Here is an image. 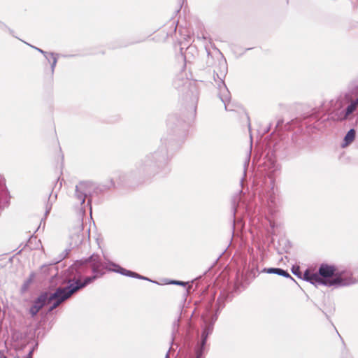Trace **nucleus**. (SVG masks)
<instances>
[{
  "instance_id": "1",
  "label": "nucleus",
  "mask_w": 358,
  "mask_h": 358,
  "mask_svg": "<svg viewBox=\"0 0 358 358\" xmlns=\"http://www.w3.org/2000/svg\"><path fill=\"white\" fill-rule=\"evenodd\" d=\"M188 114L183 118L178 114H171L166 120L167 134L160 140V145L155 150L148 152L136 161L134 168L127 173H119V184L135 186L150 183L155 179L166 177L171 171V150L178 148L184 142L188 126L194 116L199 96L196 83L182 76L173 81Z\"/></svg>"
},
{
  "instance_id": "2",
  "label": "nucleus",
  "mask_w": 358,
  "mask_h": 358,
  "mask_svg": "<svg viewBox=\"0 0 358 358\" xmlns=\"http://www.w3.org/2000/svg\"><path fill=\"white\" fill-rule=\"evenodd\" d=\"M87 259L88 262L90 263L91 271L93 273V275L85 278L83 282H78L77 285H75L73 287H69V288L71 287L70 289V292H71V294L76 293L79 289L84 288L87 285L93 282L96 279L101 277L105 273L104 270L112 271L125 276L152 282L149 278L141 275L137 273L127 270L115 263H104L101 261L98 255L93 254Z\"/></svg>"
},
{
  "instance_id": "3",
  "label": "nucleus",
  "mask_w": 358,
  "mask_h": 358,
  "mask_svg": "<svg viewBox=\"0 0 358 358\" xmlns=\"http://www.w3.org/2000/svg\"><path fill=\"white\" fill-rule=\"evenodd\" d=\"M114 186L113 180L99 184L90 180L80 181L76 186L75 196L80 201H92L103 198Z\"/></svg>"
},
{
  "instance_id": "4",
  "label": "nucleus",
  "mask_w": 358,
  "mask_h": 358,
  "mask_svg": "<svg viewBox=\"0 0 358 358\" xmlns=\"http://www.w3.org/2000/svg\"><path fill=\"white\" fill-rule=\"evenodd\" d=\"M66 289H60L57 287L54 293L49 294L43 292L34 301L33 305L29 308V313L32 317H34L39 310L46 304L52 302L49 308V312L52 311L58 307L62 302L70 298L73 294H71L70 290Z\"/></svg>"
},
{
  "instance_id": "5",
  "label": "nucleus",
  "mask_w": 358,
  "mask_h": 358,
  "mask_svg": "<svg viewBox=\"0 0 358 358\" xmlns=\"http://www.w3.org/2000/svg\"><path fill=\"white\" fill-rule=\"evenodd\" d=\"M319 274L324 279L338 278V285H334V287H345L352 285L355 282L352 274L350 271L339 270L334 265L322 264L318 269Z\"/></svg>"
},
{
  "instance_id": "6",
  "label": "nucleus",
  "mask_w": 358,
  "mask_h": 358,
  "mask_svg": "<svg viewBox=\"0 0 358 358\" xmlns=\"http://www.w3.org/2000/svg\"><path fill=\"white\" fill-rule=\"evenodd\" d=\"M91 271L90 263L88 262V259L85 260H78L73 264H72L66 271L67 276L65 281L68 282V285L60 287V289H66V290H70L69 288L71 286L77 285L78 282H83L81 278L83 276L88 273Z\"/></svg>"
},
{
  "instance_id": "7",
  "label": "nucleus",
  "mask_w": 358,
  "mask_h": 358,
  "mask_svg": "<svg viewBox=\"0 0 358 358\" xmlns=\"http://www.w3.org/2000/svg\"><path fill=\"white\" fill-rule=\"evenodd\" d=\"M329 117H326V113L323 109H314L310 115L304 117L301 126H306L307 128L313 127L315 129H320L323 122L327 120Z\"/></svg>"
},
{
  "instance_id": "8",
  "label": "nucleus",
  "mask_w": 358,
  "mask_h": 358,
  "mask_svg": "<svg viewBox=\"0 0 358 358\" xmlns=\"http://www.w3.org/2000/svg\"><path fill=\"white\" fill-rule=\"evenodd\" d=\"M217 76L219 78L217 83L218 96L224 103L225 110L232 111L234 108L230 106L231 94L224 81L225 73L222 72L220 75L217 74Z\"/></svg>"
},
{
  "instance_id": "9",
  "label": "nucleus",
  "mask_w": 358,
  "mask_h": 358,
  "mask_svg": "<svg viewBox=\"0 0 358 358\" xmlns=\"http://www.w3.org/2000/svg\"><path fill=\"white\" fill-rule=\"evenodd\" d=\"M309 282L315 285H324L329 287L334 285H338L340 282L338 278L336 279H324L318 273H314L309 278Z\"/></svg>"
},
{
  "instance_id": "10",
  "label": "nucleus",
  "mask_w": 358,
  "mask_h": 358,
  "mask_svg": "<svg viewBox=\"0 0 358 358\" xmlns=\"http://www.w3.org/2000/svg\"><path fill=\"white\" fill-rule=\"evenodd\" d=\"M11 196L6 185L4 176L0 174V201H10Z\"/></svg>"
},
{
  "instance_id": "11",
  "label": "nucleus",
  "mask_w": 358,
  "mask_h": 358,
  "mask_svg": "<svg viewBox=\"0 0 358 358\" xmlns=\"http://www.w3.org/2000/svg\"><path fill=\"white\" fill-rule=\"evenodd\" d=\"M262 272L269 273V274H276L278 275L283 276L287 278H289L293 282H295V280L290 275V274L285 270L280 268H265L263 269Z\"/></svg>"
},
{
  "instance_id": "12",
  "label": "nucleus",
  "mask_w": 358,
  "mask_h": 358,
  "mask_svg": "<svg viewBox=\"0 0 358 358\" xmlns=\"http://www.w3.org/2000/svg\"><path fill=\"white\" fill-rule=\"evenodd\" d=\"M356 130L354 128L350 129L345 135L341 148H345L349 146L355 139Z\"/></svg>"
},
{
  "instance_id": "13",
  "label": "nucleus",
  "mask_w": 358,
  "mask_h": 358,
  "mask_svg": "<svg viewBox=\"0 0 358 358\" xmlns=\"http://www.w3.org/2000/svg\"><path fill=\"white\" fill-rule=\"evenodd\" d=\"M358 106V97L355 100L352 101L348 106L343 111V116L344 119H347L350 115H352Z\"/></svg>"
},
{
  "instance_id": "14",
  "label": "nucleus",
  "mask_w": 358,
  "mask_h": 358,
  "mask_svg": "<svg viewBox=\"0 0 358 358\" xmlns=\"http://www.w3.org/2000/svg\"><path fill=\"white\" fill-rule=\"evenodd\" d=\"M59 57H55V56H54V57H52V61L51 63H50V69H48L47 66L44 67V72L48 76H49L50 80L53 79L55 67L57 66Z\"/></svg>"
},
{
  "instance_id": "15",
  "label": "nucleus",
  "mask_w": 358,
  "mask_h": 358,
  "mask_svg": "<svg viewBox=\"0 0 358 358\" xmlns=\"http://www.w3.org/2000/svg\"><path fill=\"white\" fill-rule=\"evenodd\" d=\"M212 332V328L210 327H206L205 328L202 332H201V341L202 342V345H206L208 336Z\"/></svg>"
},
{
  "instance_id": "16",
  "label": "nucleus",
  "mask_w": 358,
  "mask_h": 358,
  "mask_svg": "<svg viewBox=\"0 0 358 358\" xmlns=\"http://www.w3.org/2000/svg\"><path fill=\"white\" fill-rule=\"evenodd\" d=\"M224 297L222 296H220L217 298L216 301V306H217V310H216V315L224 307Z\"/></svg>"
},
{
  "instance_id": "17",
  "label": "nucleus",
  "mask_w": 358,
  "mask_h": 358,
  "mask_svg": "<svg viewBox=\"0 0 358 358\" xmlns=\"http://www.w3.org/2000/svg\"><path fill=\"white\" fill-rule=\"evenodd\" d=\"M220 65L223 66L224 70V71H222L220 73H218L217 72H216L215 70L213 71V80L215 81V85L217 86V83H218V77L217 76V74L218 75H220L222 72H225V70H227V65H226V61H222V62H220Z\"/></svg>"
},
{
  "instance_id": "18",
  "label": "nucleus",
  "mask_w": 358,
  "mask_h": 358,
  "mask_svg": "<svg viewBox=\"0 0 358 358\" xmlns=\"http://www.w3.org/2000/svg\"><path fill=\"white\" fill-rule=\"evenodd\" d=\"M206 345H202V342H200V344L196 347L195 350V353L197 357H202L203 355L204 350Z\"/></svg>"
},
{
  "instance_id": "19",
  "label": "nucleus",
  "mask_w": 358,
  "mask_h": 358,
  "mask_svg": "<svg viewBox=\"0 0 358 358\" xmlns=\"http://www.w3.org/2000/svg\"><path fill=\"white\" fill-rule=\"evenodd\" d=\"M206 50L207 52L206 64L208 66H213L215 64L214 58L210 51L207 48Z\"/></svg>"
},
{
  "instance_id": "20",
  "label": "nucleus",
  "mask_w": 358,
  "mask_h": 358,
  "mask_svg": "<svg viewBox=\"0 0 358 358\" xmlns=\"http://www.w3.org/2000/svg\"><path fill=\"white\" fill-rule=\"evenodd\" d=\"M26 44H27L28 45H29L30 47H31L32 48L35 49L36 50H37L38 52L41 53L44 57H46L47 55L49 56L50 55H52L50 52H47V51H45L39 48H37L36 46H34L32 45H30L26 42H24Z\"/></svg>"
},
{
  "instance_id": "21",
  "label": "nucleus",
  "mask_w": 358,
  "mask_h": 358,
  "mask_svg": "<svg viewBox=\"0 0 358 358\" xmlns=\"http://www.w3.org/2000/svg\"><path fill=\"white\" fill-rule=\"evenodd\" d=\"M50 53L52 55H49V56H46V57H44L45 59V66H47L48 64H50L51 63V61H52V57H54V56H55V57H59L60 55L59 53H56V52H50Z\"/></svg>"
},
{
  "instance_id": "22",
  "label": "nucleus",
  "mask_w": 358,
  "mask_h": 358,
  "mask_svg": "<svg viewBox=\"0 0 358 358\" xmlns=\"http://www.w3.org/2000/svg\"><path fill=\"white\" fill-rule=\"evenodd\" d=\"M0 29L3 31H8L9 34H10L12 36H14V31L13 29H10L8 27H7L4 23L0 21Z\"/></svg>"
},
{
  "instance_id": "23",
  "label": "nucleus",
  "mask_w": 358,
  "mask_h": 358,
  "mask_svg": "<svg viewBox=\"0 0 358 358\" xmlns=\"http://www.w3.org/2000/svg\"><path fill=\"white\" fill-rule=\"evenodd\" d=\"M179 321H180V319L178 318L176 320H175L173 323V334H175V332H176L178 331V329L179 327Z\"/></svg>"
},
{
  "instance_id": "24",
  "label": "nucleus",
  "mask_w": 358,
  "mask_h": 358,
  "mask_svg": "<svg viewBox=\"0 0 358 358\" xmlns=\"http://www.w3.org/2000/svg\"><path fill=\"white\" fill-rule=\"evenodd\" d=\"M313 273H310L309 271L306 270L303 273V279L307 282H309V278H310V276Z\"/></svg>"
},
{
  "instance_id": "25",
  "label": "nucleus",
  "mask_w": 358,
  "mask_h": 358,
  "mask_svg": "<svg viewBox=\"0 0 358 358\" xmlns=\"http://www.w3.org/2000/svg\"><path fill=\"white\" fill-rule=\"evenodd\" d=\"M52 209V205L50 203H47L45 206V218L48 216Z\"/></svg>"
},
{
  "instance_id": "26",
  "label": "nucleus",
  "mask_w": 358,
  "mask_h": 358,
  "mask_svg": "<svg viewBox=\"0 0 358 358\" xmlns=\"http://www.w3.org/2000/svg\"><path fill=\"white\" fill-rule=\"evenodd\" d=\"M292 272L293 273V274H294L295 275H297L299 277H300V275H301V273H300L299 266H297L296 268L294 266H293L292 268Z\"/></svg>"
},
{
  "instance_id": "27",
  "label": "nucleus",
  "mask_w": 358,
  "mask_h": 358,
  "mask_svg": "<svg viewBox=\"0 0 358 358\" xmlns=\"http://www.w3.org/2000/svg\"><path fill=\"white\" fill-rule=\"evenodd\" d=\"M171 284L185 286L187 284V282H185L182 281L173 280V281H171Z\"/></svg>"
},
{
  "instance_id": "28",
  "label": "nucleus",
  "mask_w": 358,
  "mask_h": 358,
  "mask_svg": "<svg viewBox=\"0 0 358 358\" xmlns=\"http://www.w3.org/2000/svg\"><path fill=\"white\" fill-rule=\"evenodd\" d=\"M192 49H194V48H193V47H189V48H187V53L185 55V56H184V57H185V61H186V59H187V54L190 50H192Z\"/></svg>"
},
{
  "instance_id": "29",
  "label": "nucleus",
  "mask_w": 358,
  "mask_h": 358,
  "mask_svg": "<svg viewBox=\"0 0 358 358\" xmlns=\"http://www.w3.org/2000/svg\"><path fill=\"white\" fill-rule=\"evenodd\" d=\"M272 152H273V155H276L277 152H278L277 145H275L273 146V151H272Z\"/></svg>"
},
{
  "instance_id": "30",
  "label": "nucleus",
  "mask_w": 358,
  "mask_h": 358,
  "mask_svg": "<svg viewBox=\"0 0 358 358\" xmlns=\"http://www.w3.org/2000/svg\"><path fill=\"white\" fill-rule=\"evenodd\" d=\"M232 201L236 202V201H245L241 197H240L239 199L234 198L232 199Z\"/></svg>"
},
{
  "instance_id": "31",
  "label": "nucleus",
  "mask_w": 358,
  "mask_h": 358,
  "mask_svg": "<svg viewBox=\"0 0 358 358\" xmlns=\"http://www.w3.org/2000/svg\"><path fill=\"white\" fill-rule=\"evenodd\" d=\"M270 163H271V165L272 166V167L275 168V161L273 160V159H270Z\"/></svg>"
},
{
  "instance_id": "32",
  "label": "nucleus",
  "mask_w": 358,
  "mask_h": 358,
  "mask_svg": "<svg viewBox=\"0 0 358 358\" xmlns=\"http://www.w3.org/2000/svg\"><path fill=\"white\" fill-rule=\"evenodd\" d=\"M283 123L282 120H278L276 124V127H280L281 124Z\"/></svg>"
},
{
  "instance_id": "33",
  "label": "nucleus",
  "mask_w": 358,
  "mask_h": 358,
  "mask_svg": "<svg viewBox=\"0 0 358 358\" xmlns=\"http://www.w3.org/2000/svg\"><path fill=\"white\" fill-rule=\"evenodd\" d=\"M46 195L48 196V201H50L51 197H52V193H50L49 192H48L46 193Z\"/></svg>"
},
{
  "instance_id": "34",
  "label": "nucleus",
  "mask_w": 358,
  "mask_h": 358,
  "mask_svg": "<svg viewBox=\"0 0 358 358\" xmlns=\"http://www.w3.org/2000/svg\"><path fill=\"white\" fill-rule=\"evenodd\" d=\"M134 42H133V43H129V45H130V44H134ZM127 45H128V44H125V45H120L117 46L116 48H121V47H124V46H127Z\"/></svg>"
},
{
  "instance_id": "35",
  "label": "nucleus",
  "mask_w": 358,
  "mask_h": 358,
  "mask_svg": "<svg viewBox=\"0 0 358 358\" xmlns=\"http://www.w3.org/2000/svg\"><path fill=\"white\" fill-rule=\"evenodd\" d=\"M0 358H6V356L3 355V353L0 351Z\"/></svg>"
},
{
  "instance_id": "36",
  "label": "nucleus",
  "mask_w": 358,
  "mask_h": 358,
  "mask_svg": "<svg viewBox=\"0 0 358 358\" xmlns=\"http://www.w3.org/2000/svg\"><path fill=\"white\" fill-rule=\"evenodd\" d=\"M30 282H31V279L28 280L26 282V283H24V287H27V286L29 285V283Z\"/></svg>"
},
{
  "instance_id": "37",
  "label": "nucleus",
  "mask_w": 358,
  "mask_h": 358,
  "mask_svg": "<svg viewBox=\"0 0 358 358\" xmlns=\"http://www.w3.org/2000/svg\"><path fill=\"white\" fill-rule=\"evenodd\" d=\"M87 206H89V207H90V213H92V206H91V203L87 202Z\"/></svg>"
},
{
  "instance_id": "38",
  "label": "nucleus",
  "mask_w": 358,
  "mask_h": 358,
  "mask_svg": "<svg viewBox=\"0 0 358 358\" xmlns=\"http://www.w3.org/2000/svg\"><path fill=\"white\" fill-rule=\"evenodd\" d=\"M286 127V129H290V125L289 124H287L285 126Z\"/></svg>"
},
{
  "instance_id": "39",
  "label": "nucleus",
  "mask_w": 358,
  "mask_h": 358,
  "mask_svg": "<svg viewBox=\"0 0 358 358\" xmlns=\"http://www.w3.org/2000/svg\"><path fill=\"white\" fill-rule=\"evenodd\" d=\"M169 352H167L165 358H169Z\"/></svg>"
},
{
  "instance_id": "40",
  "label": "nucleus",
  "mask_w": 358,
  "mask_h": 358,
  "mask_svg": "<svg viewBox=\"0 0 358 358\" xmlns=\"http://www.w3.org/2000/svg\"><path fill=\"white\" fill-rule=\"evenodd\" d=\"M218 53H219V55H220L222 57H223V56H222V53H221V52H220L219 50H218Z\"/></svg>"
},
{
  "instance_id": "41",
  "label": "nucleus",
  "mask_w": 358,
  "mask_h": 358,
  "mask_svg": "<svg viewBox=\"0 0 358 358\" xmlns=\"http://www.w3.org/2000/svg\"><path fill=\"white\" fill-rule=\"evenodd\" d=\"M236 207L235 206H234L232 207V208H233V210H236Z\"/></svg>"
},
{
  "instance_id": "42",
  "label": "nucleus",
  "mask_w": 358,
  "mask_h": 358,
  "mask_svg": "<svg viewBox=\"0 0 358 358\" xmlns=\"http://www.w3.org/2000/svg\"><path fill=\"white\" fill-rule=\"evenodd\" d=\"M249 161H250V158H249V159H248L247 166H248Z\"/></svg>"
},
{
  "instance_id": "43",
  "label": "nucleus",
  "mask_w": 358,
  "mask_h": 358,
  "mask_svg": "<svg viewBox=\"0 0 358 358\" xmlns=\"http://www.w3.org/2000/svg\"><path fill=\"white\" fill-rule=\"evenodd\" d=\"M176 27H176V26H175V27H174V31H176Z\"/></svg>"
},
{
  "instance_id": "44",
  "label": "nucleus",
  "mask_w": 358,
  "mask_h": 358,
  "mask_svg": "<svg viewBox=\"0 0 358 358\" xmlns=\"http://www.w3.org/2000/svg\"><path fill=\"white\" fill-rule=\"evenodd\" d=\"M202 38H203V39H206V36H202Z\"/></svg>"
},
{
  "instance_id": "45",
  "label": "nucleus",
  "mask_w": 358,
  "mask_h": 358,
  "mask_svg": "<svg viewBox=\"0 0 358 358\" xmlns=\"http://www.w3.org/2000/svg\"><path fill=\"white\" fill-rule=\"evenodd\" d=\"M40 228H41V226H38L37 228V230H39Z\"/></svg>"
},
{
  "instance_id": "46",
  "label": "nucleus",
  "mask_w": 358,
  "mask_h": 358,
  "mask_svg": "<svg viewBox=\"0 0 358 358\" xmlns=\"http://www.w3.org/2000/svg\"><path fill=\"white\" fill-rule=\"evenodd\" d=\"M40 228H41V226H38L37 228V230H39Z\"/></svg>"
},
{
  "instance_id": "47",
  "label": "nucleus",
  "mask_w": 358,
  "mask_h": 358,
  "mask_svg": "<svg viewBox=\"0 0 358 358\" xmlns=\"http://www.w3.org/2000/svg\"><path fill=\"white\" fill-rule=\"evenodd\" d=\"M40 228H41V226H38L37 228V230H39Z\"/></svg>"
},
{
  "instance_id": "48",
  "label": "nucleus",
  "mask_w": 358,
  "mask_h": 358,
  "mask_svg": "<svg viewBox=\"0 0 358 358\" xmlns=\"http://www.w3.org/2000/svg\"><path fill=\"white\" fill-rule=\"evenodd\" d=\"M196 358H202V357H197V356L196 355Z\"/></svg>"
},
{
  "instance_id": "49",
  "label": "nucleus",
  "mask_w": 358,
  "mask_h": 358,
  "mask_svg": "<svg viewBox=\"0 0 358 358\" xmlns=\"http://www.w3.org/2000/svg\"><path fill=\"white\" fill-rule=\"evenodd\" d=\"M346 358H351V357H346Z\"/></svg>"
}]
</instances>
